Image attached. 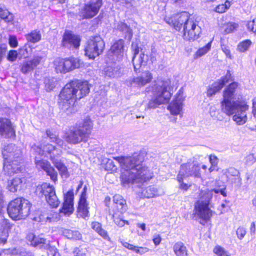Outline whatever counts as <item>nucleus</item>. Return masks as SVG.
I'll return each instance as SVG.
<instances>
[{"label":"nucleus","instance_id":"obj_1","mask_svg":"<svg viewBox=\"0 0 256 256\" xmlns=\"http://www.w3.org/2000/svg\"><path fill=\"white\" fill-rule=\"evenodd\" d=\"M114 159L125 171L121 175L123 184L142 183L149 180L153 176V174L148 168L142 164L144 158L141 155L114 157Z\"/></svg>","mask_w":256,"mask_h":256},{"label":"nucleus","instance_id":"obj_2","mask_svg":"<svg viewBox=\"0 0 256 256\" xmlns=\"http://www.w3.org/2000/svg\"><path fill=\"white\" fill-rule=\"evenodd\" d=\"M89 92L88 82L72 80L64 86L59 94V108L67 115L75 113L77 111L76 102L86 96Z\"/></svg>","mask_w":256,"mask_h":256},{"label":"nucleus","instance_id":"obj_3","mask_svg":"<svg viewBox=\"0 0 256 256\" xmlns=\"http://www.w3.org/2000/svg\"><path fill=\"white\" fill-rule=\"evenodd\" d=\"M2 154L4 160V170L5 174L12 176L21 171L20 164L22 161V152L20 147L8 144L3 148Z\"/></svg>","mask_w":256,"mask_h":256},{"label":"nucleus","instance_id":"obj_4","mask_svg":"<svg viewBox=\"0 0 256 256\" xmlns=\"http://www.w3.org/2000/svg\"><path fill=\"white\" fill-rule=\"evenodd\" d=\"M226 186H223L221 188L202 190L199 194V200L195 203V214L206 222L208 220L212 215V212L208 208V206L212 197L213 192L216 194L220 193L224 196H226Z\"/></svg>","mask_w":256,"mask_h":256},{"label":"nucleus","instance_id":"obj_5","mask_svg":"<svg viewBox=\"0 0 256 256\" xmlns=\"http://www.w3.org/2000/svg\"><path fill=\"white\" fill-rule=\"evenodd\" d=\"M172 88L170 80H158L152 89L154 96L146 108L154 109L160 104L168 102L172 96Z\"/></svg>","mask_w":256,"mask_h":256},{"label":"nucleus","instance_id":"obj_6","mask_svg":"<svg viewBox=\"0 0 256 256\" xmlns=\"http://www.w3.org/2000/svg\"><path fill=\"white\" fill-rule=\"evenodd\" d=\"M36 152L41 155H49L50 158L54 166L58 170L62 177L68 178L69 173L66 166L61 162L59 158L62 154V150L56 148L51 144H44L42 143L36 147Z\"/></svg>","mask_w":256,"mask_h":256},{"label":"nucleus","instance_id":"obj_7","mask_svg":"<svg viewBox=\"0 0 256 256\" xmlns=\"http://www.w3.org/2000/svg\"><path fill=\"white\" fill-rule=\"evenodd\" d=\"M92 128V122L89 118H86L76 128L70 130L65 137L66 140L72 144L86 142Z\"/></svg>","mask_w":256,"mask_h":256},{"label":"nucleus","instance_id":"obj_8","mask_svg":"<svg viewBox=\"0 0 256 256\" xmlns=\"http://www.w3.org/2000/svg\"><path fill=\"white\" fill-rule=\"evenodd\" d=\"M30 204L26 199L18 198L11 201L7 208L8 214L14 220L24 219L30 212Z\"/></svg>","mask_w":256,"mask_h":256},{"label":"nucleus","instance_id":"obj_9","mask_svg":"<svg viewBox=\"0 0 256 256\" xmlns=\"http://www.w3.org/2000/svg\"><path fill=\"white\" fill-rule=\"evenodd\" d=\"M230 113L224 112L228 116H232V120L238 125H243L248 120V112L249 106L245 102L240 101L238 104L231 106Z\"/></svg>","mask_w":256,"mask_h":256},{"label":"nucleus","instance_id":"obj_10","mask_svg":"<svg viewBox=\"0 0 256 256\" xmlns=\"http://www.w3.org/2000/svg\"><path fill=\"white\" fill-rule=\"evenodd\" d=\"M238 84L236 82L231 83L223 92V100L221 102L222 110L224 112L230 113L231 112V106H234L240 101H232L235 98L236 90Z\"/></svg>","mask_w":256,"mask_h":256},{"label":"nucleus","instance_id":"obj_11","mask_svg":"<svg viewBox=\"0 0 256 256\" xmlns=\"http://www.w3.org/2000/svg\"><path fill=\"white\" fill-rule=\"evenodd\" d=\"M104 46V42L101 37L97 36L92 37L85 46V54L89 58L94 59L103 52Z\"/></svg>","mask_w":256,"mask_h":256},{"label":"nucleus","instance_id":"obj_12","mask_svg":"<svg viewBox=\"0 0 256 256\" xmlns=\"http://www.w3.org/2000/svg\"><path fill=\"white\" fill-rule=\"evenodd\" d=\"M36 192L38 195L44 196L48 203L53 208L58 207L60 203L54 187L49 184L44 183L37 186Z\"/></svg>","mask_w":256,"mask_h":256},{"label":"nucleus","instance_id":"obj_13","mask_svg":"<svg viewBox=\"0 0 256 256\" xmlns=\"http://www.w3.org/2000/svg\"><path fill=\"white\" fill-rule=\"evenodd\" d=\"M200 170V166L198 164H192L190 162L181 165L177 180L179 182H180L185 177L192 176L200 178L201 176Z\"/></svg>","mask_w":256,"mask_h":256},{"label":"nucleus","instance_id":"obj_14","mask_svg":"<svg viewBox=\"0 0 256 256\" xmlns=\"http://www.w3.org/2000/svg\"><path fill=\"white\" fill-rule=\"evenodd\" d=\"M102 4V0H90L82 8L80 16L84 18H92L98 14Z\"/></svg>","mask_w":256,"mask_h":256},{"label":"nucleus","instance_id":"obj_15","mask_svg":"<svg viewBox=\"0 0 256 256\" xmlns=\"http://www.w3.org/2000/svg\"><path fill=\"white\" fill-rule=\"evenodd\" d=\"M190 18L188 13L184 12L171 17H166L165 20L166 23L172 26L176 30L179 31L182 28H183L184 25Z\"/></svg>","mask_w":256,"mask_h":256},{"label":"nucleus","instance_id":"obj_16","mask_svg":"<svg viewBox=\"0 0 256 256\" xmlns=\"http://www.w3.org/2000/svg\"><path fill=\"white\" fill-rule=\"evenodd\" d=\"M232 80L230 71L228 70L224 76L208 87L207 90V96L210 97L214 96L216 92H220L226 83Z\"/></svg>","mask_w":256,"mask_h":256},{"label":"nucleus","instance_id":"obj_17","mask_svg":"<svg viewBox=\"0 0 256 256\" xmlns=\"http://www.w3.org/2000/svg\"><path fill=\"white\" fill-rule=\"evenodd\" d=\"M152 79V73L146 71L142 73V76L128 78L126 80V84L130 86L142 87L150 82Z\"/></svg>","mask_w":256,"mask_h":256},{"label":"nucleus","instance_id":"obj_18","mask_svg":"<svg viewBox=\"0 0 256 256\" xmlns=\"http://www.w3.org/2000/svg\"><path fill=\"white\" fill-rule=\"evenodd\" d=\"M184 100V96L183 91L180 90L174 100L168 107L172 114L176 116L180 114Z\"/></svg>","mask_w":256,"mask_h":256},{"label":"nucleus","instance_id":"obj_19","mask_svg":"<svg viewBox=\"0 0 256 256\" xmlns=\"http://www.w3.org/2000/svg\"><path fill=\"white\" fill-rule=\"evenodd\" d=\"M124 41L119 40L114 42L110 50V54L112 57V60L115 61H120L124 56Z\"/></svg>","mask_w":256,"mask_h":256},{"label":"nucleus","instance_id":"obj_20","mask_svg":"<svg viewBox=\"0 0 256 256\" xmlns=\"http://www.w3.org/2000/svg\"><path fill=\"white\" fill-rule=\"evenodd\" d=\"M80 38L70 31H66L62 39V46L68 48H77L80 46Z\"/></svg>","mask_w":256,"mask_h":256},{"label":"nucleus","instance_id":"obj_21","mask_svg":"<svg viewBox=\"0 0 256 256\" xmlns=\"http://www.w3.org/2000/svg\"><path fill=\"white\" fill-rule=\"evenodd\" d=\"M36 166L38 169H42L50 176V178L54 182L57 180L58 174L54 168L51 166L50 163L46 160H36L35 162Z\"/></svg>","mask_w":256,"mask_h":256},{"label":"nucleus","instance_id":"obj_22","mask_svg":"<svg viewBox=\"0 0 256 256\" xmlns=\"http://www.w3.org/2000/svg\"><path fill=\"white\" fill-rule=\"evenodd\" d=\"M74 193L72 191H68L64 195V202L60 212L64 214L70 215L72 213L74 208Z\"/></svg>","mask_w":256,"mask_h":256},{"label":"nucleus","instance_id":"obj_23","mask_svg":"<svg viewBox=\"0 0 256 256\" xmlns=\"http://www.w3.org/2000/svg\"><path fill=\"white\" fill-rule=\"evenodd\" d=\"M42 57L34 56L30 60L24 61L20 66V71L24 74H26L33 70L40 64Z\"/></svg>","mask_w":256,"mask_h":256},{"label":"nucleus","instance_id":"obj_24","mask_svg":"<svg viewBox=\"0 0 256 256\" xmlns=\"http://www.w3.org/2000/svg\"><path fill=\"white\" fill-rule=\"evenodd\" d=\"M0 135L5 138H11L15 136L10 122L7 118H0Z\"/></svg>","mask_w":256,"mask_h":256},{"label":"nucleus","instance_id":"obj_25","mask_svg":"<svg viewBox=\"0 0 256 256\" xmlns=\"http://www.w3.org/2000/svg\"><path fill=\"white\" fill-rule=\"evenodd\" d=\"M12 226L8 220L0 216V244H4L6 242L8 230Z\"/></svg>","mask_w":256,"mask_h":256},{"label":"nucleus","instance_id":"obj_26","mask_svg":"<svg viewBox=\"0 0 256 256\" xmlns=\"http://www.w3.org/2000/svg\"><path fill=\"white\" fill-rule=\"evenodd\" d=\"M86 194L85 192V188L84 189V192L82 194L78 208V216L79 217L85 218L88 216V204L86 200Z\"/></svg>","mask_w":256,"mask_h":256},{"label":"nucleus","instance_id":"obj_27","mask_svg":"<svg viewBox=\"0 0 256 256\" xmlns=\"http://www.w3.org/2000/svg\"><path fill=\"white\" fill-rule=\"evenodd\" d=\"M225 175L228 178V181L232 184H234L237 187L240 186L242 179L240 176V172L237 170L233 168H229L225 172Z\"/></svg>","mask_w":256,"mask_h":256},{"label":"nucleus","instance_id":"obj_28","mask_svg":"<svg viewBox=\"0 0 256 256\" xmlns=\"http://www.w3.org/2000/svg\"><path fill=\"white\" fill-rule=\"evenodd\" d=\"M138 48L135 49L132 58L133 65L134 70L136 72L142 64H145L148 60V56L147 54H145L144 52H142L138 54Z\"/></svg>","mask_w":256,"mask_h":256},{"label":"nucleus","instance_id":"obj_29","mask_svg":"<svg viewBox=\"0 0 256 256\" xmlns=\"http://www.w3.org/2000/svg\"><path fill=\"white\" fill-rule=\"evenodd\" d=\"M114 212L122 214L127 210L126 201L122 196L120 194H116L113 197Z\"/></svg>","mask_w":256,"mask_h":256},{"label":"nucleus","instance_id":"obj_30","mask_svg":"<svg viewBox=\"0 0 256 256\" xmlns=\"http://www.w3.org/2000/svg\"><path fill=\"white\" fill-rule=\"evenodd\" d=\"M27 240L30 242V244L34 246H40L44 248H49V242L44 238L36 236L33 234H29L27 236Z\"/></svg>","mask_w":256,"mask_h":256},{"label":"nucleus","instance_id":"obj_31","mask_svg":"<svg viewBox=\"0 0 256 256\" xmlns=\"http://www.w3.org/2000/svg\"><path fill=\"white\" fill-rule=\"evenodd\" d=\"M24 178L16 177L8 182L7 188L9 191L14 192L20 190L24 183Z\"/></svg>","mask_w":256,"mask_h":256},{"label":"nucleus","instance_id":"obj_32","mask_svg":"<svg viewBox=\"0 0 256 256\" xmlns=\"http://www.w3.org/2000/svg\"><path fill=\"white\" fill-rule=\"evenodd\" d=\"M54 213L51 210L44 211L35 218V220L42 223L51 222L55 220Z\"/></svg>","mask_w":256,"mask_h":256},{"label":"nucleus","instance_id":"obj_33","mask_svg":"<svg viewBox=\"0 0 256 256\" xmlns=\"http://www.w3.org/2000/svg\"><path fill=\"white\" fill-rule=\"evenodd\" d=\"M176 256H188V250L185 244L178 242L174 244L172 247Z\"/></svg>","mask_w":256,"mask_h":256},{"label":"nucleus","instance_id":"obj_34","mask_svg":"<svg viewBox=\"0 0 256 256\" xmlns=\"http://www.w3.org/2000/svg\"><path fill=\"white\" fill-rule=\"evenodd\" d=\"M200 33V27H196V28L194 30L184 32L182 36L185 40L194 41L199 38Z\"/></svg>","mask_w":256,"mask_h":256},{"label":"nucleus","instance_id":"obj_35","mask_svg":"<svg viewBox=\"0 0 256 256\" xmlns=\"http://www.w3.org/2000/svg\"><path fill=\"white\" fill-rule=\"evenodd\" d=\"M65 62L66 72L71 71L75 68H78L80 66V60L74 58L65 59Z\"/></svg>","mask_w":256,"mask_h":256},{"label":"nucleus","instance_id":"obj_36","mask_svg":"<svg viewBox=\"0 0 256 256\" xmlns=\"http://www.w3.org/2000/svg\"><path fill=\"white\" fill-rule=\"evenodd\" d=\"M140 193L142 197L148 198H153L158 195V190L154 186H149L142 188Z\"/></svg>","mask_w":256,"mask_h":256},{"label":"nucleus","instance_id":"obj_37","mask_svg":"<svg viewBox=\"0 0 256 256\" xmlns=\"http://www.w3.org/2000/svg\"><path fill=\"white\" fill-rule=\"evenodd\" d=\"M63 235L69 239L80 240L82 239V236L78 230L65 229L62 231Z\"/></svg>","mask_w":256,"mask_h":256},{"label":"nucleus","instance_id":"obj_38","mask_svg":"<svg viewBox=\"0 0 256 256\" xmlns=\"http://www.w3.org/2000/svg\"><path fill=\"white\" fill-rule=\"evenodd\" d=\"M198 22L194 18L192 17L188 20L183 26L182 32H186L194 30L196 27H200L198 26Z\"/></svg>","mask_w":256,"mask_h":256},{"label":"nucleus","instance_id":"obj_39","mask_svg":"<svg viewBox=\"0 0 256 256\" xmlns=\"http://www.w3.org/2000/svg\"><path fill=\"white\" fill-rule=\"evenodd\" d=\"M47 137L52 142H54L58 145L61 148H64V142L60 139L58 136L50 130L46 131Z\"/></svg>","mask_w":256,"mask_h":256},{"label":"nucleus","instance_id":"obj_40","mask_svg":"<svg viewBox=\"0 0 256 256\" xmlns=\"http://www.w3.org/2000/svg\"><path fill=\"white\" fill-rule=\"evenodd\" d=\"M91 226L92 228L102 237L104 238H108L106 231L102 228L101 224L97 222H94L92 223Z\"/></svg>","mask_w":256,"mask_h":256},{"label":"nucleus","instance_id":"obj_41","mask_svg":"<svg viewBox=\"0 0 256 256\" xmlns=\"http://www.w3.org/2000/svg\"><path fill=\"white\" fill-rule=\"evenodd\" d=\"M212 42H209L204 46L200 48L194 54V58L198 59L205 55L211 48Z\"/></svg>","mask_w":256,"mask_h":256},{"label":"nucleus","instance_id":"obj_42","mask_svg":"<svg viewBox=\"0 0 256 256\" xmlns=\"http://www.w3.org/2000/svg\"><path fill=\"white\" fill-rule=\"evenodd\" d=\"M32 52V48L29 44H26L19 50L18 54L21 58H27L30 56Z\"/></svg>","mask_w":256,"mask_h":256},{"label":"nucleus","instance_id":"obj_43","mask_svg":"<svg viewBox=\"0 0 256 256\" xmlns=\"http://www.w3.org/2000/svg\"><path fill=\"white\" fill-rule=\"evenodd\" d=\"M26 37L28 42L36 43L40 40L41 34L40 32L34 30L27 34Z\"/></svg>","mask_w":256,"mask_h":256},{"label":"nucleus","instance_id":"obj_44","mask_svg":"<svg viewBox=\"0 0 256 256\" xmlns=\"http://www.w3.org/2000/svg\"><path fill=\"white\" fill-rule=\"evenodd\" d=\"M55 68L58 72L66 73L65 59L57 58L54 61Z\"/></svg>","mask_w":256,"mask_h":256},{"label":"nucleus","instance_id":"obj_45","mask_svg":"<svg viewBox=\"0 0 256 256\" xmlns=\"http://www.w3.org/2000/svg\"><path fill=\"white\" fill-rule=\"evenodd\" d=\"M0 18L8 22L12 21L14 18L12 14H10L8 10L2 6H0Z\"/></svg>","mask_w":256,"mask_h":256},{"label":"nucleus","instance_id":"obj_46","mask_svg":"<svg viewBox=\"0 0 256 256\" xmlns=\"http://www.w3.org/2000/svg\"><path fill=\"white\" fill-rule=\"evenodd\" d=\"M117 28L120 31H122L125 34H126V36H128V39H130L132 38V30L126 24L123 22H120L118 23Z\"/></svg>","mask_w":256,"mask_h":256},{"label":"nucleus","instance_id":"obj_47","mask_svg":"<svg viewBox=\"0 0 256 256\" xmlns=\"http://www.w3.org/2000/svg\"><path fill=\"white\" fill-rule=\"evenodd\" d=\"M232 0H226L224 4H222L216 7L214 11L218 13L224 12L231 6Z\"/></svg>","mask_w":256,"mask_h":256},{"label":"nucleus","instance_id":"obj_48","mask_svg":"<svg viewBox=\"0 0 256 256\" xmlns=\"http://www.w3.org/2000/svg\"><path fill=\"white\" fill-rule=\"evenodd\" d=\"M45 88L47 92H50L54 88L56 85V81L54 78H46L44 81Z\"/></svg>","mask_w":256,"mask_h":256},{"label":"nucleus","instance_id":"obj_49","mask_svg":"<svg viewBox=\"0 0 256 256\" xmlns=\"http://www.w3.org/2000/svg\"><path fill=\"white\" fill-rule=\"evenodd\" d=\"M213 252L216 256H230V254L224 248L218 245L214 248Z\"/></svg>","mask_w":256,"mask_h":256},{"label":"nucleus","instance_id":"obj_50","mask_svg":"<svg viewBox=\"0 0 256 256\" xmlns=\"http://www.w3.org/2000/svg\"><path fill=\"white\" fill-rule=\"evenodd\" d=\"M119 216L118 213H117V212H114L113 214L114 221L118 226L119 227H122L126 224H128V221L123 220Z\"/></svg>","mask_w":256,"mask_h":256},{"label":"nucleus","instance_id":"obj_51","mask_svg":"<svg viewBox=\"0 0 256 256\" xmlns=\"http://www.w3.org/2000/svg\"><path fill=\"white\" fill-rule=\"evenodd\" d=\"M238 26V24L235 22H228L224 25V31L225 34H228L233 32Z\"/></svg>","mask_w":256,"mask_h":256},{"label":"nucleus","instance_id":"obj_52","mask_svg":"<svg viewBox=\"0 0 256 256\" xmlns=\"http://www.w3.org/2000/svg\"><path fill=\"white\" fill-rule=\"evenodd\" d=\"M105 168L107 170L115 172L118 167L112 160L108 159L105 164Z\"/></svg>","mask_w":256,"mask_h":256},{"label":"nucleus","instance_id":"obj_53","mask_svg":"<svg viewBox=\"0 0 256 256\" xmlns=\"http://www.w3.org/2000/svg\"><path fill=\"white\" fill-rule=\"evenodd\" d=\"M251 42L250 40H246L240 43L238 46V50L240 52H244L248 50L251 44Z\"/></svg>","mask_w":256,"mask_h":256},{"label":"nucleus","instance_id":"obj_54","mask_svg":"<svg viewBox=\"0 0 256 256\" xmlns=\"http://www.w3.org/2000/svg\"><path fill=\"white\" fill-rule=\"evenodd\" d=\"M106 75L108 77H115L118 74V70L112 66H108L104 70Z\"/></svg>","mask_w":256,"mask_h":256},{"label":"nucleus","instance_id":"obj_55","mask_svg":"<svg viewBox=\"0 0 256 256\" xmlns=\"http://www.w3.org/2000/svg\"><path fill=\"white\" fill-rule=\"evenodd\" d=\"M256 162V156L254 154H249L245 157V164L248 166H252Z\"/></svg>","mask_w":256,"mask_h":256},{"label":"nucleus","instance_id":"obj_56","mask_svg":"<svg viewBox=\"0 0 256 256\" xmlns=\"http://www.w3.org/2000/svg\"><path fill=\"white\" fill-rule=\"evenodd\" d=\"M219 114V110L215 106H211L210 107V114L212 117L220 120L218 117Z\"/></svg>","mask_w":256,"mask_h":256},{"label":"nucleus","instance_id":"obj_57","mask_svg":"<svg viewBox=\"0 0 256 256\" xmlns=\"http://www.w3.org/2000/svg\"><path fill=\"white\" fill-rule=\"evenodd\" d=\"M247 28L250 31L256 34V20L248 22Z\"/></svg>","mask_w":256,"mask_h":256},{"label":"nucleus","instance_id":"obj_58","mask_svg":"<svg viewBox=\"0 0 256 256\" xmlns=\"http://www.w3.org/2000/svg\"><path fill=\"white\" fill-rule=\"evenodd\" d=\"M7 51V46L6 44H0V63L5 56Z\"/></svg>","mask_w":256,"mask_h":256},{"label":"nucleus","instance_id":"obj_59","mask_svg":"<svg viewBox=\"0 0 256 256\" xmlns=\"http://www.w3.org/2000/svg\"><path fill=\"white\" fill-rule=\"evenodd\" d=\"M18 54L16 50H10L8 54L7 59L9 61L14 62L16 60Z\"/></svg>","mask_w":256,"mask_h":256},{"label":"nucleus","instance_id":"obj_60","mask_svg":"<svg viewBox=\"0 0 256 256\" xmlns=\"http://www.w3.org/2000/svg\"><path fill=\"white\" fill-rule=\"evenodd\" d=\"M236 234L239 239L242 240L244 238L246 234V230L242 227H240L237 229Z\"/></svg>","mask_w":256,"mask_h":256},{"label":"nucleus","instance_id":"obj_61","mask_svg":"<svg viewBox=\"0 0 256 256\" xmlns=\"http://www.w3.org/2000/svg\"><path fill=\"white\" fill-rule=\"evenodd\" d=\"M149 251V249L146 247H138L136 246L134 252L137 254H143Z\"/></svg>","mask_w":256,"mask_h":256},{"label":"nucleus","instance_id":"obj_62","mask_svg":"<svg viewBox=\"0 0 256 256\" xmlns=\"http://www.w3.org/2000/svg\"><path fill=\"white\" fill-rule=\"evenodd\" d=\"M9 44L12 48H15L18 46L16 38L14 36H10L8 39Z\"/></svg>","mask_w":256,"mask_h":256},{"label":"nucleus","instance_id":"obj_63","mask_svg":"<svg viewBox=\"0 0 256 256\" xmlns=\"http://www.w3.org/2000/svg\"><path fill=\"white\" fill-rule=\"evenodd\" d=\"M210 162L212 166H216L218 164V158L215 155L211 154L209 156Z\"/></svg>","mask_w":256,"mask_h":256},{"label":"nucleus","instance_id":"obj_64","mask_svg":"<svg viewBox=\"0 0 256 256\" xmlns=\"http://www.w3.org/2000/svg\"><path fill=\"white\" fill-rule=\"evenodd\" d=\"M221 47H222V50L226 54V56L229 58H232L230 52V50H229L228 48L224 44H222Z\"/></svg>","mask_w":256,"mask_h":256}]
</instances>
